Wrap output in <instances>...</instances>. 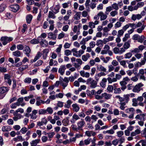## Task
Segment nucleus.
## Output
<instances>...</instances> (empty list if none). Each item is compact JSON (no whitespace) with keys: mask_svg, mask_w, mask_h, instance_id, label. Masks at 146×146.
Masks as SVG:
<instances>
[{"mask_svg":"<svg viewBox=\"0 0 146 146\" xmlns=\"http://www.w3.org/2000/svg\"><path fill=\"white\" fill-rule=\"evenodd\" d=\"M72 51L73 55L77 57H80L82 55L84 52V50H82L80 49L78 51L77 50V49L76 48H73L72 49Z\"/></svg>","mask_w":146,"mask_h":146,"instance_id":"nucleus-1","label":"nucleus"},{"mask_svg":"<svg viewBox=\"0 0 146 146\" xmlns=\"http://www.w3.org/2000/svg\"><path fill=\"white\" fill-rule=\"evenodd\" d=\"M143 86L144 84L141 83L137 84L133 87L132 89L133 92L135 93H139L141 90H143L142 87Z\"/></svg>","mask_w":146,"mask_h":146,"instance_id":"nucleus-2","label":"nucleus"},{"mask_svg":"<svg viewBox=\"0 0 146 146\" xmlns=\"http://www.w3.org/2000/svg\"><path fill=\"white\" fill-rule=\"evenodd\" d=\"M13 40V38L11 37H8L7 36H5L2 37L0 40L2 42L3 44L5 45H6L7 43L12 40Z\"/></svg>","mask_w":146,"mask_h":146,"instance_id":"nucleus-3","label":"nucleus"},{"mask_svg":"<svg viewBox=\"0 0 146 146\" xmlns=\"http://www.w3.org/2000/svg\"><path fill=\"white\" fill-rule=\"evenodd\" d=\"M97 82L96 80H92L91 78H88L86 80L87 83H90V87L92 88H95L97 86Z\"/></svg>","mask_w":146,"mask_h":146,"instance_id":"nucleus-4","label":"nucleus"},{"mask_svg":"<svg viewBox=\"0 0 146 146\" xmlns=\"http://www.w3.org/2000/svg\"><path fill=\"white\" fill-rule=\"evenodd\" d=\"M9 90V88L6 87H0V99L2 98H3V94L7 92Z\"/></svg>","mask_w":146,"mask_h":146,"instance_id":"nucleus-5","label":"nucleus"},{"mask_svg":"<svg viewBox=\"0 0 146 146\" xmlns=\"http://www.w3.org/2000/svg\"><path fill=\"white\" fill-rule=\"evenodd\" d=\"M134 109L133 108H130L126 109L125 112L126 113L130 114L128 116L129 118H133V117L134 113Z\"/></svg>","mask_w":146,"mask_h":146,"instance_id":"nucleus-6","label":"nucleus"},{"mask_svg":"<svg viewBox=\"0 0 146 146\" xmlns=\"http://www.w3.org/2000/svg\"><path fill=\"white\" fill-rule=\"evenodd\" d=\"M123 47L119 48L117 47H115L113 49L114 53L115 54H121L125 52Z\"/></svg>","mask_w":146,"mask_h":146,"instance_id":"nucleus-7","label":"nucleus"},{"mask_svg":"<svg viewBox=\"0 0 146 146\" xmlns=\"http://www.w3.org/2000/svg\"><path fill=\"white\" fill-rule=\"evenodd\" d=\"M81 24H79L78 25H74L72 29V30L74 33H76L77 35L80 34V28L81 27Z\"/></svg>","mask_w":146,"mask_h":146,"instance_id":"nucleus-8","label":"nucleus"},{"mask_svg":"<svg viewBox=\"0 0 146 146\" xmlns=\"http://www.w3.org/2000/svg\"><path fill=\"white\" fill-rule=\"evenodd\" d=\"M11 76L8 74H6L4 75V78L5 81L9 85H11L12 80L11 79Z\"/></svg>","mask_w":146,"mask_h":146,"instance_id":"nucleus-9","label":"nucleus"},{"mask_svg":"<svg viewBox=\"0 0 146 146\" xmlns=\"http://www.w3.org/2000/svg\"><path fill=\"white\" fill-rule=\"evenodd\" d=\"M39 43L42 47H46L48 44V41L42 38L40 39Z\"/></svg>","mask_w":146,"mask_h":146,"instance_id":"nucleus-10","label":"nucleus"},{"mask_svg":"<svg viewBox=\"0 0 146 146\" xmlns=\"http://www.w3.org/2000/svg\"><path fill=\"white\" fill-rule=\"evenodd\" d=\"M24 98L23 97H20L17 100V103L18 104V106H24L26 104L25 103L23 102Z\"/></svg>","mask_w":146,"mask_h":146,"instance_id":"nucleus-11","label":"nucleus"},{"mask_svg":"<svg viewBox=\"0 0 146 146\" xmlns=\"http://www.w3.org/2000/svg\"><path fill=\"white\" fill-rule=\"evenodd\" d=\"M107 15L102 11L98 13V15L100 17V20L101 21L105 20L107 17Z\"/></svg>","mask_w":146,"mask_h":146,"instance_id":"nucleus-12","label":"nucleus"},{"mask_svg":"<svg viewBox=\"0 0 146 146\" xmlns=\"http://www.w3.org/2000/svg\"><path fill=\"white\" fill-rule=\"evenodd\" d=\"M19 9V6L17 4L12 5L10 7V10L14 12H17Z\"/></svg>","mask_w":146,"mask_h":146,"instance_id":"nucleus-13","label":"nucleus"},{"mask_svg":"<svg viewBox=\"0 0 146 146\" xmlns=\"http://www.w3.org/2000/svg\"><path fill=\"white\" fill-rule=\"evenodd\" d=\"M96 68L97 70L100 72H106V68L101 64L98 65L96 67Z\"/></svg>","mask_w":146,"mask_h":146,"instance_id":"nucleus-14","label":"nucleus"},{"mask_svg":"<svg viewBox=\"0 0 146 146\" xmlns=\"http://www.w3.org/2000/svg\"><path fill=\"white\" fill-rule=\"evenodd\" d=\"M72 13L71 10H69L66 12V15L63 18V19L64 21H68L70 18Z\"/></svg>","mask_w":146,"mask_h":146,"instance_id":"nucleus-15","label":"nucleus"},{"mask_svg":"<svg viewBox=\"0 0 146 146\" xmlns=\"http://www.w3.org/2000/svg\"><path fill=\"white\" fill-rule=\"evenodd\" d=\"M103 49L104 50L101 51V54H106L110 50V47L108 45L106 44L104 46Z\"/></svg>","mask_w":146,"mask_h":146,"instance_id":"nucleus-16","label":"nucleus"},{"mask_svg":"<svg viewBox=\"0 0 146 146\" xmlns=\"http://www.w3.org/2000/svg\"><path fill=\"white\" fill-rule=\"evenodd\" d=\"M77 124L78 129H81L84 126L85 122L83 119H81V120L78 121Z\"/></svg>","mask_w":146,"mask_h":146,"instance_id":"nucleus-17","label":"nucleus"},{"mask_svg":"<svg viewBox=\"0 0 146 146\" xmlns=\"http://www.w3.org/2000/svg\"><path fill=\"white\" fill-rule=\"evenodd\" d=\"M69 117H67L66 118L63 119L62 122V125L64 126H67L69 124Z\"/></svg>","mask_w":146,"mask_h":146,"instance_id":"nucleus-18","label":"nucleus"},{"mask_svg":"<svg viewBox=\"0 0 146 146\" xmlns=\"http://www.w3.org/2000/svg\"><path fill=\"white\" fill-rule=\"evenodd\" d=\"M146 62L143 59H141V62H137L135 64V66L137 67H141L142 66L144 65Z\"/></svg>","mask_w":146,"mask_h":146,"instance_id":"nucleus-19","label":"nucleus"},{"mask_svg":"<svg viewBox=\"0 0 146 146\" xmlns=\"http://www.w3.org/2000/svg\"><path fill=\"white\" fill-rule=\"evenodd\" d=\"M80 75L82 77L88 78L90 76V74L88 72H85L84 70L81 71L80 72Z\"/></svg>","mask_w":146,"mask_h":146,"instance_id":"nucleus-20","label":"nucleus"},{"mask_svg":"<svg viewBox=\"0 0 146 146\" xmlns=\"http://www.w3.org/2000/svg\"><path fill=\"white\" fill-rule=\"evenodd\" d=\"M141 18V16L140 14H132L131 17V19L134 21H135L136 20H139Z\"/></svg>","mask_w":146,"mask_h":146,"instance_id":"nucleus-21","label":"nucleus"},{"mask_svg":"<svg viewBox=\"0 0 146 146\" xmlns=\"http://www.w3.org/2000/svg\"><path fill=\"white\" fill-rule=\"evenodd\" d=\"M37 113V111L36 110H33L32 113L30 114L31 118L34 120L37 117V115H36Z\"/></svg>","mask_w":146,"mask_h":146,"instance_id":"nucleus-22","label":"nucleus"},{"mask_svg":"<svg viewBox=\"0 0 146 146\" xmlns=\"http://www.w3.org/2000/svg\"><path fill=\"white\" fill-rule=\"evenodd\" d=\"M66 67L65 65H62L59 68L58 72L60 74L62 75H63L66 69Z\"/></svg>","mask_w":146,"mask_h":146,"instance_id":"nucleus-23","label":"nucleus"},{"mask_svg":"<svg viewBox=\"0 0 146 146\" xmlns=\"http://www.w3.org/2000/svg\"><path fill=\"white\" fill-rule=\"evenodd\" d=\"M40 141V139H37L32 141L30 142L31 146H36Z\"/></svg>","mask_w":146,"mask_h":146,"instance_id":"nucleus-24","label":"nucleus"},{"mask_svg":"<svg viewBox=\"0 0 146 146\" xmlns=\"http://www.w3.org/2000/svg\"><path fill=\"white\" fill-rule=\"evenodd\" d=\"M85 134L88 137H90L92 135L94 136L96 134V133L92 131H87L85 132Z\"/></svg>","mask_w":146,"mask_h":146,"instance_id":"nucleus-25","label":"nucleus"},{"mask_svg":"<svg viewBox=\"0 0 146 146\" xmlns=\"http://www.w3.org/2000/svg\"><path fill=\"white\" fill-rule=\"evenodd\" d=\"M60 8V5H57L54 7L52 11L54 13L56 14L59 12Z\"/></svg>","mask_w":146,"mask_h":146,"instance_id":"nucleus-26","label":"nucleus"},{"mask_svg":"<svg viewBox=\"0 0 146 146\" xmlns=\"http://www.w3.org/2000/svg\"><path fill=\"white\" fill-rule=\"evenodd\" d=\"M102 98H104L106 100H108L110 99L111 98L112 95L110 94H108L106 92H105L102 94Z\"/></svg>","mask_w":146,"mask_h":146,"instance_id":"nucleus-27","label":"nucleus"},{"mask_svg":"<svg viewBox=\"0 0 146 146\" xmlns=\"http://www.w3.org/2000/svg\"><path fill=\"white\" fill-rule=\"evenodd\" d=\"M73 110L76 112L80 110V108L79 106L76 104H73L72 105Z\"/></svg>","mask_w":146,"mask_h":146,"instance_id":"nucleus-28","label":"nucleus"},{"mask_svg":"<svg viewBox=\"0 0 146 146\" xmlns=\"http://www.w3.org/2000/svg\"><path fill=\"white\" fill-rule=\"evenodd\" d=\"M56 35L50 32L48 33V38L54 40L56 39Z\"/></svg>","mask_w":146,"mask_h":146,"instance_id":"nucleus-29","label":"nucleus"},{"mask_svg":"<svg viewBox=\"0 0 146 146\" xmlns=\"http://www.w3.org/2000/svg\"><path fill=\"white\" fill-rule=\"evenodd\" d=\"M107 79L104 78L102 79L100 82V84L102 88H104L106 86V83L107 82Z\"/></svg>","mask_w":146,"mask_h":146,"instance_id":"nucleus-30","label":"nucleus"},{"mask_svg":"<svg viewBox=\"0 0 146 146\" xmlns=\"http://www.w3.org/2000/svg\"><path fill=\"white\" fill-rule=\"evenodd\" d=\"M24 51L27 56L29 57V54L31 51V50L29 47L28 46H25Z\"/></svg>","mask_w":146,"mask_h":146,"instance_id":"nucleus-31","label":"nucleus"},{"mask_svg":"<svg viewBox=\"0 0 146 146\" xmlns=\"http://www.w3.org/2000/svg\"><path fill=\"white\" fill-rule=\"evenodd\" d=\"M145 114L144 113H141L137 115L135 117V118L136 119H139V120H141V117H143V120L144 121L145 120Z\"/></svg>","mask_w":146,"mask_h":146,"instance_id":"nucleus-32","label":"nucleus"},{"mask_svg":"<svg viewBox=\"0 0 146 146\" xmlns=\"http://www.w3.org/2000/svg\"><path fill=\"white\" fill-rule=\"evenodd\" d=\"M130 46V43L128 41H127L124 43L122 47L125 52L126 50L129 48Z\"/></svg>","mask_w":146,"mask_h":146,"instance_id":"nucleus-33","label":"nucleus"},{"mask_svg":"<svg viewBox=\"0 0 146 146\" xmlns=\"http://www.w3.org/2000/svg\"><path fill=\"white\" fill-rule=\"evenodd\" d=\"M90 57V54L88 53H87L85 55H84L82 56V59L83 61H86Z\"/></svg>","mask_w":146,"mask_h":146,"instance_id":"nucleus-34","label":"nucleus"},{"mask_svg":"<svg viewBox=\"0 0 146 146\" xmlns=\"http://www.w3.org/2000/svg\"><path fill=\"white\" fill-rule=\"evenodd\" d=\"M39 37H38L37 39L33 38L30 41L31 43L32 44H36L39 43L40 39H39Z\"/></svg>","mask_w":146,"mask_h":146,"instance_id":"nucleus-35","label":"nucleus"},{"mask_svg":"<svg viewBox=\"0 0 146 146\" xmlns=\"http://www.w3.org/2000/svg\"><path fill=\"white\" fill-rule=\"evenodd\" d=\"M141 130L139 129H137L135 130L134 131L131 133V135L132 137L136 135H138L140 133Z\"/></svg>","mask_w":146,"mask_h":146,"instance_id":"nucleus-36","label":"nucleus"},{"mask_svg":"<svg viewBox=\"0 0 146 146\" xmlns=\"http://www.w3.org/2000/svg\"><path fill=\"white\" fill-rule=\"evenodd\" d=\"M11 127L9 126H5L2 128V130L3 132L9 131L11 130Z\"/></svg>","mask_w":146,"mask_h":146,"instance_id":"nucleus-37","label":"nucleus"},{"mask_svg":"<svg viewBox=\"0 0 146 146\" xmlns=\"http://www.w3.org/2000/svg\"><path fill=\"white\" fill-rule=\"evenodd\" d=\"M33 18V16L31 14H28L26 17L27 23H30Z\"/></svg>","mask_w":146,"mask_h":146,"instance_id":"nucleus-38","label":"nucleus"},{"mask_svg":"<svg viewBox=\"0 0 146 146\" xmlns=\"http://www.w3.org/2000/svg\"><path fill=\"white\" fill-rule=\"evenodd\" d=\"M80 12H77L74 15V19L76 20H78L80 19V16L81 15Z\"/></svg>","mask_w":146,"mask_h":146,"instance_id":"nucleus-39","label":"nucleus"},{"mask_svg":"<svg viewBox=\"0 0 146 146\" xmlns=\"http://www.w3.org/2000/svg\"><path fill=\"white\" fill-rule=\"evenodd\" d=\"M49 50L47 49H44L43 51V58L44 59H46L47 55L48 53L49 52Z\"/></svg>","mask_w":146,"mask_h":146,"instance_id":"nucleus-40","label":"nucleus"},{"mask_svg":"<svg viewBox=\"0 0 146 146\" xmlns=\"http://www.w3.org/2000/svg\"><path fill=\"white\" fill-rule=\"evenodd\" d=\"M144 4V2H139L137 4L135 5V7L136 8L137 10L139 8H141L143 7Z\"/></svg>","mask_w":146,"mask_h":146,"instance_id":"nucleus-41","label":"nucleus"},{"mask_svg":"<svg viewBox=\"0 0 146 146\" xmlns=\"http://www.w3.org/2000/svg\"><path fill=\"white\" fill-rule=\"evenodd\" d=\"M12 54L14 56L16 57L20 56L21 55V52L18 50L13 52L12 53Z\"/></svg>","mask_w":146,"mask_h":146,"instance_id":"nucleus-42","label":"nucleus"},{"mask_svg":"<svg viewBox=\"0 0 146 146\" xmlns=\"http://www.w3.org/2000/svg\"><path fill=\"white\" fill-rule=\"evenodd\" d=\"M72 103V102L70 100H68L66 102V104H65L64 106L65 108H69Z\"/></svg>","mask_w":146,"mask_h":146,"instance_id":"nucleus-43","label":"nucleus"},{"mask_svg":"<svg viewBox=\"0 0 146 146\" xmlns=\"http://www.w3.org/2000/svg\"><path fill=\"white\" fill-rule=\"evenodd\" d=\"M6 7L5 4L2 3L0 5V13L3 12Z\"/></svg>","mask_w":146,"mask_h":146,"instance_id":"nucleus-44","label":"nucleus"},{"mask_svg":"<svg viewBox=\"0 0 146 146\" xmlns=\"http://www.w3.org/2000/svg\"><path fill=\"white\" fill-rule=\"evenodd\" d=\"M145 25H143L142 26L141 28H138L136 29L135 31L139 33H142L143 30L145 29Z\"/></svg>","mask_w":146,"mask_h":146,"instance_id":"nucleus-45","label":"nucleus"},{"mask_svg":"<svg viewBox=\"0 0 146 146\" xmlns=\"http://www.w3.org/2000/svg\"><path fill=\"white\" fill-rule=\"evenodd\" d=\"M107 79L109 84H111L113 82H117L115 78H111L110 77H108Z\"/></svg>","mask_w":146,"mask_h":146,"instance_id":"nucleus-46","label":"nucleus"},{"mask_svg":"<svg viewBox=\"0 0 146 146\" xmlns=\"http://www.w3.org/2000/svg\"><path fill=\"white\" fill-rule=\"evenodd\" d=\"M129 100V98L128 95L126 94L123 96V103H125V104L127 103Z\"/></svg>","mask_w":146,"mask_h":146,"instance_id":"nucleus-47","label":"nucleus"},{"mask_svg":"<svg viewBox=\"0 0 146 146\" xmlns=\"http://www.w3.org/2000/svg\"><path fill=\"white\" fill-rule=\"evenodd\" d=\"M132 55V53L131 52H127L124 55V58L125 59H129L131 57Z\"/></svg>","mask_w":146,"mask_h":146,"instance_id":"nucleus-48","label":"nucleus"},{"mask_svg":"<svg viewBox=\"0 0 146 146\" xmlns=\"http://www.w3.org/2000/svg\"><path fill=\"white\" fill-rule=\"evenodd\" d=\"M114 132V131L112 129L106 131H103V133L104 134L108 133L110 134H113Z\"/></svg>","mask_w":146,"mask_h":146,"instance_id":"nucleus-49","label":"nucleus"},{"mask_svg":"<svg viewBox=\"0 0 146 146\" xmlns=\"http://www.w3.org/2000/svg\"><path fill=\"white\" fill-rule=\"evenodd\" d=\"M54 13L51 11H49V12L48 18V19L49 18H51L52 19H54L56 18V17L55 16V15Z\"/></svg>","mask_w":146,"mask_h":146,"instance_id":"nucleus-50","label":"nucleus"},{"mask_svg":"<svg viewBox=\"0 0 146 146\" xmlns=\"http://www.w3.org/2000/svg\"><path fill=\"white\" fill-rule=\"evenodd\" d=\"M125 103H123V102H120L119 103L120 107L119 108L122 110H124L125 109L126 105Z\"/></svg>","mask_w":146,"mask_h":146,"instance_id":"nucleus-51","label":"nucleus"},{"mask_svg":"<svg viewBox=\"0 0 146 146\" xmlns=\"http://www.w3.org/2000/svg\"><path fill=\"white\" fill-rule=\"evenodd\" d=\"M113 9L111 6H109L107 7L106 8V11H105V13L107 15H108L109 13L112 11Z\"/></svg>","mask_w":146,"mask_h":146,"instance_id":"nucleus-52","label":"nucleus"},{"mask_svg":"<svg viewBox=\"0 0 146 146\" xmlns=\"http://www.w3.org/2000/svg\"><path fill=\"white\" fill-rule=\"evenodd\" d=\"M29 68V66L28 65H25L22 66L19 68V70L20 71H22L28 68Z\"/></svg>","mask_w":146,"mask_h":146,"instance_id":"nucleus-53","label":"nucleus"},{"mask_svg":"<svg viewBox=\"0 0 146 146\" xmlns=\"http://www.w3.org/2000/svg\"><path fill=\"white\" fill-rule=\"evenodd\" d=\"M43 63V61L41 60H38L35 63L34 65V66L38 67L41 65Z\"/></svg>","mask_w":146,"mask_h":146,"instance_id":"nucleus-54","label":"nucleus"},{"mask_svg":"<svg viewBox=\"0 0 146 146\" xmlns=\"http://www.w3.org/2000/svg\"><path fill=\"white\" fill-rule=\"evenodd\" d=\"M114 93L115 94H119L121 93L120 88H115L114 89Z\"/></svg>","mask_w":146,"mask_h":146,"instance_id":"nucleus-55","label":"nucleus"},{"mask_svg":"<svg viewBox=\"0 0 146 146\" xmlns=\"http://www.w3.org/2000/svg\"><path fill=\"white\" fill-rule=\"evenodd\" d=\"M72 51L69 50H66L64 51V55L66 56H68L72 54Z\"/></svg>","mask_w":146,"mask_h":146,"instance_id":"nucleus-56","label":"nucleus"},{"mask_svg":"<svg viewBox=\"0 0 146 146\" xmlns=\"http://www.w3.org/2000/svg\"><path fill=\"white\" fill-rule=\"evenodd\" d=\"M46 113L47 112L49 114H52L53 111L52 108L50 107H48L47 108L46 110Z\"/></svg>","mask_w":146,"mask_h":146,"instance_id":"nucleus-57","label":"nucleus"},{"mask_svg":"<svg viewBox=\"0 0 146 146\" xmlns=\"http://www.w3.org/2000/svg\"><path fill=\"white\" fill-rule=\"evenodd\" d=\"M62 47V45L60 44L58 45V47L56 49V52L58 53V54L59 53H60L61 52V49Z\"/></svg>","mask_w":146,"mask_h":146,"instance_id":"nucleus-58","label":"nucleus"},{"mask_svg":"<svg viewBox=\"0 0 146 146\" xmlns=\"http://www.w3.org/2000/svg\"><path fill=\"white\" fill-rule=\"evenodd\" d=\"M135 8V6L133 7L132 5H130L128 7L127 9L129 11H133L137 10Z\"/></svg>","mask_w":146,"mask_h":146,"instance_id":"nucleus-59","label":"nucleus"},{"mask_svg":"<svg viewBox=\"0 0 146 146\" xmlns=\"http://www.w3.org/2000/svg\"><path fill=\"white\" fill-rule=\"evenodd\" d=\"M110 15L112 17H114L118 14V12L117 11H113L110 13Z\"/></svg>","mask_w":146,"mask_h":146,"instance_id":"nucleus-60","label":"nucleus"},{"mask_svg":"<svg viewBox=\"0 0 146 146\" xmlns=\"http://www.w3.org/2000/svg\"><path fill=\"white\" fill-rule=\"evenodd\" d=\"M31 78L29 77H27L24 80V81L25 83L29 84L31 83Z\"/></svg>","mask_w":146,"mask_h":146,"instance_id":"nucleus-61","label":"nucleus"},{"mask_svg":"<svg viewBox=\"0 0 146 146\" xmlns=\"http://www.w3.org/2000/svg\"><path fill=\"white\" fill-rule=\"evenodd\" d=\"M145 38L144 36L143 35L140 36L137 40V41L139 42L142 43L143 41Z\"/></svg>","mask_w":146,"mask_h":146,"instance_id":"nucleus-62","label":"nucleus"},{"mask_svg":"<svg viewBox=\"0 0 146 146\" xmlns=\"http://www.w3.org/2000/svg\"><path fill=\"white\" fill-rule=\"evenodd\" d=\"M112 7L115 11H117L119 9L118 6L116 3H113L112 5Z\"/></svg>","mask_w":146,"mask_h":146,"instance_id":"nucleus-63","label":"nucleus"},{"mask_svg":"<svg viewBox=\"0 0 146 146\" xmlns=\"http://www.w3.org/2000/svg\"><path fill=\"white\" fill-rule=\"evenodd\" d=\"M137 99L136 98H133L132 100L133 102L132 105L134 106H137Z\"/></svg>","mask_w":146,"mask_h":146,"instance_id":"nucleus-64","label":"nucleus"}]
</instances>
